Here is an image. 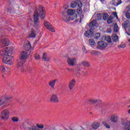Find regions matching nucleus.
I'll return each instance as SVG.
<instances>
[{"label": "nucleus", "instance_id": "f257e3e1", "mask_svg": "<svg viewBox=\"0 0 130 130\" xmlns=\"http://www.w3.org/2000/svg\"><path fill=\"white\" fill-rule=\"evenodd\" d=\"M46 13L44 11V9L42 6H40L39 7V10L36 11L34 13V27L36 29H39V17L42 19L43 20L45 18Z\"/></svg>", "mask_w": 130, "mask_h": 130}, {"label": "nucleus", "instance_id": "f03ea898", "mask_svg": "<svg viewBox=\"0 0 130 130\" xmlns=\"http://www.w3.org/2000/svg\"><path fill=\"white\" fill-rule=\"evenodd\" d=\"M27 57H28V52L24 51H21L17 66V69L21 70V72H24V63H25V59H26Z\"/></svg>", "mask_w": 130, "mask_h": 130}, {"label": "nucleus", "instance_id": "7ed1b4c3", "mask_svg": "<svg viewBox=\"0 0 130 130\" xmlns=\"http://www.w3.org/2000/svg\"><path fill=\"white\" fill-rule=\"evenodd\" d=\"M67 15L71 18V21L76 20L78 17V15L76 14V11L73 9H69L67 11Z\"/></svg>", "mask_w": 130, "mask_h": 130}, {"label": "nucleus", "instance_id": "20e7f679", "mask_svg": "<svg viewBox=\"0 0 130 130\" xmlns=\"http://www.w3.org/2000/svg\"><path fill=\"white\" fill-rule=\"evenodd\" d=\"M9 114H10V112L8 110H7V109L4 110L1 112V117L2 119H3V120H7V119H8V118H9Z\"/></svg>", "mask_w": 130, "mask_h": 130}, {"label": "nucleus", "instance_id": "39448f33", "mask_svg": "<svg viewBox=\"0 0 130 130\" xmlns=\"http://www.w3.org/2000/svg\"><path fill=\"white\" fill-rule=\"evenodd\" d=\"M106 47H107V43L103 41H100L98 42V45L96 46L97 49L103 50Z\"/></svg>", "mask_w": 130, "mask_h": 130}, {"label": "nucleus", "instance_id": "423d86ee", "mask_svg": "<svg viewBox=\"0 0 130 130\" xmlns=\"http://www.w3.org/2000/svg\"><path fill=\"white\" fill-rule=\"evenodd\" d=\"M3 62L7 64H13V60H11L10 55H6L3 58Z\"/></svg>", "mask_w": 130, "mask_h": 130}, {"label": "nucleus", "instance_id": "0eeeda50", "mask_svg": "<svg viewBox=\"0 0 130 130\" xmlns=\"http://www.w3.org/2000/svg\"><path fill=\"white\" fill-rule=\"evenodd\" d=\"M67 61L71 67H75L77 64V58L75 57L68 58Z\"/></svg>", "mask_w": 130, "mask_h": 130}, {"label": "nucleus", "instance_id": "6e6552de", "mask_svg": "<svg viewBox=\"0 0 130 130\" xmlns=\"http://www.w3.org/2000/svg\"><path fill=\"white\" fill-rule=\"evenodd\" d=\"M62 19L63 21L64 22H69V21H72V18L69 17V16L67 14V12L65 11H62V16H61Z\"/></svg>", "mask_w": 130, "mask_h": 130}, {"label": "nucleus", "instance_id": "1a4fd4ad", "mask_svg": "<svg viewBox=\"0 0 130 130\" xmlns=\"http://www.w3.org/2000/svg\"><path fill=\"white\" fill-rule=\"evenodd\" d=\"M44 25L45 27H46V28L48 29V30L51 31V32H54V29L53 28V26H52V25H51V24H50L49 22L45 21Z\"/></svg>", "mask_w": 130, "mask_h": 130}, {"label": "nucleus", "instance_id": "9d476101", "mask_svg": "<svg viewBox=\"0 0 130 130\" xmlns=\"http://www.w3.org/2000/svg\"><path fill=\"white\" fill-rule=\"evenodd\" d=\"M0 45L2 47L8 46V45H10V41L8 39H2L0 41Z\"/></svg>", "mask_w": 130, "mask_h": 130}, {"label": "nucleus", "instance_id": "9b49d317", "mask_svg": "<svg viewBox=\"0 0 130 130\" xmlns=\"http://www.w3.org/2000/svg\"><path fill=\"white\" fill-rule=\"evenodd\" d=\"M130 9L129 7H127L124 11L123 12V14L125 15V17L128 20H130Z\"/></svg>", "mask_w": 130, "mask_h": 130}, {"label": "nucleus", "instance_id": "f8f14e48", "mask_svg": "<svg viewBox=\"0 0 130 130\" xmlns=\"http://www.w3.org/2000/svg\"><path fill=\"white\" fill-rule=\"evenodd\" d=\"M75 86H76V80H75V79H73L70 81L69 83L68 84V87L70 90H73V89H74V87Z\"/></svg>", "mask_w": 130, "mask_h": 130}, {"label": "nucleus", "instance_id": "ddd939ff", "mask_svg": "<svg viewBox=\"0 0 130 130\" xmlns=\"http://www.w3.org/2000/svg\"><path fill=\"white\" fill-rule=\"evenodd\" d=\"M119 119V117L117 115H113L111 116V121L115 123V122H117Z\"/></svg>", "mask_w": 130, "mask_h": 130}, {"label": "nucleus", "instance_id": "4468645a", "mask_svg": "<svg viewBox=\"0 0 130 130\" xmlns=\"http://www.w3.org/2000/svg\"><path fill=\"white\" fill-rule=\"evenodd\" d=\"M85 36H86V37H88L89 38H91L92 37H93V35H94V32H93V31L91 30V29L87 30L85 34H84Z\"/></svg>", "mask_w": 130, "mask_h": 130}, {"label": "nucleus", "instance_id": "2eb2a0df", "mask_svg": "<svg viewBox=\"0 0 130 130\" xmlns=\"http://www.w3.org/2000/svg\"><path fill=\"white\" fill-rule=\"evenodd\" d=\"M87 102H88L89 103H90L91 104H95V103H101V102H102V101L100 100L90 99V100H87Z\"/></svg>", "mask_w": 130, "mask_h": 130}, {"label": "nucleus", "instance_id": "dca6fc26", "mask_svg": "<svg viewBox=\"0 0 130 130\" xmlns=\"http://www.w3.org/2000/svg\"><path fill=\"white\" fill-rule=\"evenodd\" d=\"M50 101L54 103H58V98L57 97V95L56 94H53L51 96Z\"/></svg>", "mask_w": 130, "mask_h": 130}, {"label": "nucleus", "instance_id": "f3484780", "mask_svg": "<svg viewBox=\"0 0 130 130\" xmlns=\"http://www.w3.org/2000/svg\"><path fill=\"white\" fill-rule=\"evenodd\" d=\"M42 58L45 61H49L50 60V56H49L46 53H43Z\"/></svg>", "mask_w": 130, "mask_h": 130}, {"label": "nucleus", "instance_id": "a211bd4d", "mask_svg": "<svg viewBox=\"0 0 130 130\" xmlns=\"http://www.w3.org/2000/svg\"><path fill=\"white\" fill-rule=\"evenodd\" d=\"M8 49V48H5V49H3L1 52H0V54L1 56H6V55H8L9 54V52L7 50Z\"/></svg>", "mask_w": 130, "mask_h": 130}, {"label": "nucleus", "instance_id": "6ab92c4d", "mask_svg": "<svg viewBox=\"0 0 130 130\" xmlns=\"http://www.w3.org/2000/svg\"><path fill=\"white\" fill-rule=\"evenodd\" d=\"M82 7H83L82 2H80V4H78V8L77 9V13L78 14V15H81L82 13Z\"/></svg>", "mask_w": 130, "mask_h": 130}, {"label": "nucleus", "instance_id": "aec40b11", "mask_svg": "<svg viewBox=\"0 0 130 130\" xmlns=\"http://www.w3.org/2000/svg\"><path fill=\"white\" fill-rule=\"evenodd\" d=\"M120 121L122 125H125L127 123H128L130 121L127 120L126 118H121Z\"/></svg>", "mask_w": 130, "mask_h": 130}, {"label": "nucleus", "instance_id": "412c9836", "mask_svg": "<svg viewBox=\"0 0 130 130\" xmlns=\"http://www.w3.org/2000/svg\"><path fill=\"white\" fill-rule=\"evenodd\" d=\"M112 6H115L117 7V6H118L119 5H120V4H121V3H122L121 2V0H117L116 1L115 0H112Z\"/></svg>", "mask_w": 130, "mask_h": 130}, {"label": "nucleus", "instance_id": "4be33fe9", "mask_svg": "<svg viewBox=\"0 0 130 130\" xmlns=\"http://www.w3.org/2000/svg\"><path fill=\"white\" fill-rule=\"evenodd\" d=\"M80 66H83L84 67H85L86 68H89L90 67L91 64H90V63L87 61H84L81 62L79 63Z\"/></svg>", "mask_w": 130, "mask_h": 130}, {"label": "nucleus", "instance_id": "5701e85b", "mask_svg": "<svg viewBox=\"0 0 130 130\" xmlns=\"http://www.w3.org/2000/svg\"><path fill=\"white\" fill-rule=\"evenodd\" d=\"M31 47H32L31 46V43L29 42L24 45V49L26 51H29V50L31 49Z\"/></svg>", "mask_w": 130, "mask_h": 130}, {"label": "nucleus", "instance_id": "b1692460", "mask_svg": "<svg viewBox=\"0 0 130 130\" xmlns=\"http://www.w3.org/2000/svg\"><path fill=\"white\" fill-rule=\"evenodd\" d=\"M122 27L124 28V29H126V28H127V27H129L130 26V21L129 20H126L125 21L124 23L122 24Z\"/></svg>", "mask_w": 130, "mask_h": 130}, {"label": "nucleus", "instance_id": "393cba45", "mask_svg": "<svg viewBox=\"0 0 130 130\" xmlns=\"http://www.w3.org/2000/svg\"><path fill=\"white\" fill-rule=\"evenodd\" d=\"M96 25H97V21L92 20L91 22H90L88 26L89 28H94V27H95Z\"/></svg>", "mask_w": 130, "mask_h": 130}, {"label": "nucleus", "instance_id": "a878e982", "mask_svg": "<svg viewBox=\"0 0 130 130\" xmlns=\"http://www.w3.org/2000/svg\"><path fill=\"white\" fill-rule=\"evenodd\" d=\"M29 37H30V38H35V37H36V32H35V31L31 29L29 32Z\"/></svg>", "mask_w": 130, "mask_h": 130}, {"label": "nucleus", "instance_id": "bb28decb", "mask_svg": "<svg viewBox=\"0 0 130 130\" xmlns=\"http://www.w3.org/2000/svg\"><path fill=\"white\" fill-rule=\"evenodd\" d=\"M80 3H81V2H79V3H77V2H75V1L72 2L71 4V8H73V9H74V8L77 7V6L79 7V5H80Z\"/></svg>", "mask_w": 130, "mask_h": 130}, {"label": "nucleus", "instance_id": "cd10ccee", "mask_svg": "<svg viewBox=\"0 0 130 130\" xmlns=\"http://www.w3.org/2000/svg\"><path fill=\"white\" fill-rule=\"evenodd\" d=\"M56 81H57V79H55L49 82V85L51 87V88H52V89L54 88V85H55Z\"/></svg>", "mask_w": 130, "mask_h": 130}, {"label": "nucleus", "instance_id": "c85d7f7f", "mask_svg": "<svg viewBox=\"0 0 130 130\" xmlns=\"http://www.w3.org/2000/svg\"><path fill=\"white\" fill-rule=\"evenodd\" d=\"M91 126L93 129H97L100 126V124L99 122H95L92 124Z\"/></svg>", "mask_w": 130, "mask_h": 130}, {"label": "nucleus", "instance_id": "c756f323", "mask_svg": "<svg viewBox=\"0 0 130 130\" xmlns=\"http://www.w3.org/2000/svg\"><path fill=\"white\" fill-rule=\"evenodd\" d=\"M90 53H91V54H92V55H95V56L100 55V54H101L100 52H99V51H96V50L91 51L90 52Z\"/></svg>", "mask_w": 130, "mask_h": 130}, {"label": "nucleus", "instance_id": "7c9ffc66", "mask_svg": "<svg viewBox=\"0 0 130 130\" xmlns=\"http://www.w3.org/2000/svg\"><path fill=\"white\" fill-rule=\"evenodd\" d=\"M112 40L113 42H117L118 41V37L116 35H112Z\"/></svg>", "mask_w": 130, "mask_h": 130}, {"label": "nucleus", "instance_id": "2f4dec72", "mask_svg": "<svg viewBox=\"0 0 130 130\" xmlns=\"http://www.w3.org/2000/svg\"><path fill=\"white\" fill-rule=\"evenodd\" d=\"M88 42L90 45H91V46H94V45H96V43L95 42V41H94V39H90L88 40Z\"/></svg>", "mask_w": 130, "mask_h": 130}, {"label": "nucleus", "instance_id": "473e14b6", "mask_svg": "<svg viewBox=\"0 0 130 130\" xmlns=\"http://www.w3.org/2000/svg\"><path fill=\"white\" fill-rule=\"evenodd\" d=\"M123 130H130V121L124 125Z\"/></svg>", "mask_w": 130, "mask_h": 130}, {"label": "nucleus", "instance_id": "72a5a7b5", "mask_svg": "<svg viewBox=\"0 0 130 130\" xmlns=\"http://www.w3.org/2000/svg\"><path fill=\"white\" fill-rule=\"evenodd\" d=\"M113 21V17L111 16L109 17V18H108L107 20V23L108 24H111Z\"/></svg>", "mask_w": 130, "mask_h": 130}, {"label": "nucleus", "instance_id": "f704fd0d", "mask_svg": "<svg viewBox=\"0 0 130 130\" xmlns=\"http://www.w3.org/2000/svg\"><path fill=\"white\" fill-rule=\"evenodd\" d=\"M109 17V16L108 15V14L104 13L103 14V18L104 20H106L108 19Z\"/></svg>", "mask_w": 130, "mask_h": 130}, {"label": "nucleus", "instance_id": "c9c22d12", "mask_svg": "<svg viewBox=\"0 0 130 130\" xmlns=\"http://www.w3.org/2000/svg\"><path fill=\"white\" fill-rule=\"evenodd\" d=\"M114 31L116 32H118V25L116 24H115L114 25Z\"/></svg>", "mask_w": 130, "mask_h": 130}, {"label": "nucleus", "instance_id": "e433bc0d", "mask_svg": "<svg viewBox=\"0 0 130 130\" xmlns=\"http://www.w3.org/2000/svg\"><path fill=\"white\" fill-rule=\"evenodd\" d=\"M11 119L12 121H14V122H17V121H19V118L16 117H12Z\"/></svg>", "mask_w": 130, "mask_h": 130}, {"label": "nucleus", "instance_id": "4c0bfd02", "mask_svg": "<svg viewBox=\"0 0 130 130\" xmlns=\"http://www.w3.org/2000/svg\"><path fill=\"white\" fill-rule=\"evenodd\" d=\"M106 40L107 42H108V43H111V42H112L111 38L110 37H107L106 38Z\"/></svg>", "mask_w": 130, "mask_h": 130}, {"label": "nucleus", "instance_id": "58836bf2", "mask_svg": "<svg viewBox=\"0 0 130 130\" xmlns=\"http://www.w3.org/2000/svg\"><path fill=\"white\" fill-rule=\"evenodd\" d=\"M101 34L100 33H96L94 37V39H99V38H100Z\"/></svg>", "mask_w": 130, "mask_h": 130}, {"label": "nucleus", "instance_id": "ea45409f", "mask_svg": "<svg viewBox=\"0 0 130 130\" xmlns=\"http://www.w3.org/2000/svg\"><path fill=\"white\" fill-rule=\"evenodd\" d=\"M103 124L106 126L107 128H110V126H109L106 122L104 121L103 122Z\"/></svg>", "mask_w": 130, "mask_h": 130}, {"label": "nucleus", "instance_id": "a19ab883", "mask_svg": "<svg viewBox=\"0 0 130 130\" xmlns=\"http://www.w3.org/2000/svg\"><path fill=\"white\" fill-rule=\"evenodd\" d=\"M126 46V45H125V44H122L119 45L118 47L119 48H125Z\"/></svg>", "mask_w": 130, "mask_h": 130}, {"label": "nucleus", "instance_id": "79ce46f5", "mask_svg": "<svg viewBox=\"0 0 130 130\" xmlns=\"http://www.w3.org/2000/svg\"><path fill=\"white\" fill-rule=\"evenodd\" d=\"M0 69L2 71V72H3V73H5V72H6V68L4 67L3 66H1L0 67Z\"/></svg>", "mask_w": 130, "mask_h": 130}, {"label": "nucleus", "instance_id": "37998d69", "mask_svg": "<svg viewBox=\"0 0 130 130\" xmlns=\"http://www.w3.org/2000/svg\"><path fill=\"white\" fill-rule=\"evenodd\" d=\"M101 18H102V15H101L100 14L97 15V16H96L97 20H100L101 19Z\"/></svg>", "mask_w": 130, "mask_h": 130}, {"label": "nucleus", "instance_id": "c03bdc74", "mask_svg": "<svg viewBox=\"0 0 130 130\" xmlns=\"http://www.w3.org/2000/svg\"><path fill=\"white\" fill-rule=\"evenodd\" d=\"M37 126L39 128H43V127H44V125H43V124L39 125V124H38L37 125Z\"/></svg>", "mask_w": 130, "mask_h": 130}, {"label": "nucleus", "instance_id": "a18cd8bd", "mask_svg": "<svg viewBox=\"0 0 130 130\" xmlns=\"http://www.w3.org/2000/svg\"><path fill=\"white\" fill-rule=\"evenodd\" d=\"M36 59H40V55H36L35 56Z\"/></svg>", "mask_w": 130, "mask_h": 130}, {"label": "nucleus", "instance_id": "49530a36", "mask_svg": "<svg viewBox=\"0 0 130 130\" xmlns=\"http://www.w3.org/2000/svg\"><path fill=\"white\" fill-rule=\"evenodd\" d=\"M83 19H84V15L82 14V15H80V22H81L82 21V20H83Z\"/></svg>", "mask_w": 130, "mask_h": 130}, {"label": "nucleus", "instance_id": "de8ad7c7", "mask_svg": "<svg viewBox=\"0 0 130 130\" xmlns=\"http://www.w3.org/2000/svg\"><path fill=\"white\" fill-rule=\"evenodd\" d=\"M5 99L6 100H10V99H12V97H10V96L6 97V98H5Z\"/></svg>", "mask_w": 130, "mask_h": 130}, {"label": "nucleus", "instance_id": "09e8293b", "mask_svg": "<svg viewBox=\"0 0 130 130\" xmlns=\"http://www.w3.org/2000/svg\"><path fill=\"white\" fill-rule=\"evenodd\" d=\"M112 30H111V29H108L107 30V33H111V32H112Z\"/></svg>", "mask_w": 130, "mask_h": 130}, {"label": "nucleus", "instance_id": "8fccbe9b", "mask_svg": "<svg viewBox=\"0 0 130 130\" xmlns=\"http://www.w3.org/2000/svg\"><path fill=\"white\" fill-rule=\"evenodd\" d=\"M67 71H69V72H71V71H73V69L67 68Z\"/></svg>", "mask_w": 130, "mask_h": 130}, {"label": "nucleus", "instance_id": "3c124183", "mask_svg": "<svg viewBox=\"0 0 130 130\" xmlns=\"http://www.w3.org/2000/svg\"><path fill=\"white\" fill-rule=\"evenodd\" d=\"M1 103H2V105H4V104H6V102H4V101H3V102H2V101Z\"/></svg>", "mask_w": 130, "mask_h": 130}, {"label": "nucleus", "instance_id": "603ef678", "mask_svg": "<svg viewBox=\"0 0 130 130\" xmlns=\"http://www.w3.org/2000/svg\"><path fill=\"white\" fill-rule=\"evenodd\" d=\"M89 74V72L88 71H86L85 73H84V75H87Z\"/></svg>", "mask_w": 130, "mask_h": 130}, {"label": "nucleus", "instance_id": "864d4df0", "mask_svg": "<svg viewBox=\"0 0 130 130\" xmlns=\"http://www.w3.org/2000/svg\"><path fill=\"white\" fill-rule=\"evenodd\" d=\"M77 76H79V77H80V76H81V74L80 73H77Z\"/></svg>", "mask_w": 130, "mask_h": 130}, {"label": "nucleus", "instance_id": "5fc2aeb1", "mask_svg": "<svg viewBox=\"0 0 130 130\" xmlns=\"http://www.w3.org/2000/svg\"><path fill=\"white\" fill-rule=\"evenodd\" d=\"M114 16H116V17L117 18H118V17H117V14H116V13H114Z\"/></svg>", "mask_w": 130, "mask_h": 130}, {"label": "nucleus", "instance_id": "6e6d98bb", "mask_svg": "<svg viewBox=\"0 0 130 130\" xmlns=\"http://www.w3.org/2000/svg\"><path fill=\"white\" fill-rule=\"evenodd\" d=\"M32 72V69L30 68L29 69V73H31Z\"/></svg>", "mask_w": 130, "mask_h": 130}, {"label": "nucleus", "instance_id": "4d7b16f0", "mask_svg": "<svg viewBox=\"0 0 130 130\" xmlns=\"http://www.w3.org/2000/svg\"><path fill=\"white\" fill-rule=\"evenodd\" d=\"M102 3H104V2H105V0H100Z\"/></svg>", "mask_w": 130, "mask_h": 130}, {"label": "nucleus", "instance_id": "13d9d810", "mask_svg": "<svg viewBox=\"0 0 130 130\" xmlns=\"http://www.w3.org/2000/svg\"><path fill=\"white\" fill-rule=\"evenodd\" d=\"M128 114H130V109L128 110Z\"/></svg>", "mask_w": 130, "mask_h": 130}, {"label": "nucleus", "instance_id": "bf43d9fd", "mask_svg": "<svg viewBox=\"0 0 130 130\" xmlns=\"http://www.w3.org/2000/svg\"><path fill=\"white\" fill-rule=\"evenodd\" d=\"M78 71V72H80V71H81V68H79Z\"/></svg>", "mask_w": 130, "mask_h": 130}, {"label": "nucleus", "instance_id": "052dcab7", "mask_svg": "<svg viewBox=\"0 0 130 130\" xmlns=\"http://www.w3.org/2000/svg\"><path fill=\"white\" fill-rule=\"evenodd\" d=\"M127 108H130V106H128Z\"/></svg>", "mask_w": 130, "mask_h": 130}, {"label": "nucleus", "instance_id": "680f3d73", "mask_svg": "<svg viewBox=\"0 0 130 130\" xmlns=\"http://www.w3.org/2000/svg\"><path fill=\"white\" fill-rule=\"evenodd\" d=\"M2 103V100H0V103Z\"/></svg>", "mask_w": 130, "mask_h": 130}, {"label": "nucleus", "instance_id": "e2e57ef3", "mask_svg": "<svg viewBox=\"0 0 130 130\" xmlns=\"http://www.w3.org/2000/svg\"><path fill=\"white\" fill-rule=\"evenodd\" d=\"M77 52L76 51L75 54H77Z\"/></svg>", "mask_w": 130, "mask_h": 130}, {"label": "nucleus", "instance_id": "0e129e2a", "mask_svg": "<svg viewBox=\"0 0 130 130\" xmlns=\"http://www.w3.org/2000/svg\"><path fill=\"white\" fill-rule=\"evenodd\" d=\"M128 41H129V42H130V39H129Z\"/></svg>", "mask_w": 130, "mask_h": 130}, {"label": "nucleus", "instance_id": "69168bd1", "mask_svg": "<svg viewBox=\"0 0 130 130\" xmlns=\"http://www.w3.org/2000/svg\"><path fill=\"white\" fill-rule=\"evenodd\" d=\"M129 47H130V44H129Z\"/></svg>", "mask_w": 130, "mask_h": 130}, {"label": "nucleus", "instance_id": "338daca9", "mask_svg": "<svg viewBox=\"0 0 130 130\" xmlns=\"http://www.w3.org/2000/svg\"><path fill=\"white\" fill-rule=\"evenodd\" d=\"M82 73H84V71H82Z\"/></svg>", "mask_w": 130, "mask_h": 130}, {"label": "nucleus", "instance_id": "774afa93", "mask_svg": "<svg viewBox=\"0 0 130 130\" xmlns=\"http://www.w3.org/2000/svg\"><path fill=\"white\" fill-rule=\"evenodd\" d=\"M67 8H68V6H67Z\"/></svg>", "mask_w": 130, "mask_h": 130}]
</instances>
